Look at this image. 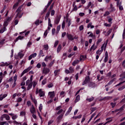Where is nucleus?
I'll use <instances>...</instances> for the list:
<instances>
[{
  "label": "nucleus",
  "mask_w": 125,
  "mask_h": 125,
  "mask_svg": "<svg viewBox=\"0 0 125 125\" xmlns=\"http://www.w3.org/2000/svg\"><path fill=\"white\" fill-rule=\"evenodd\" d=\"M90 82V77L89 76H86L85 78L84 81L82 83V85H84V84H86V83H88Z\"/></svg>",
  "instance_id": "obj_1"
},
{
  "label": "nucleus",
  "mask_w": 125,
  "mask_h": 125,
  "mask_svg": "<svg viewBox=\"0 0 125 125\" xmlns=\"http://www.w3.org/2000/svg\"><path fill=\"white\" fill-rule=\"evenodd\" d=\"M31 69H32V66H29L27 68L24 69L21 74V77H22V76H24V74H26V73H28V72L31 70Z\"/></svg>",
  "instance_id": "obj_2"
},
{
  "label": "nucleus",
  "mask_w": 125,
  "mask_h": 125,
  "mask_svg": "<svg viewBox=\"0 0 125 125\" xmlns=\"http://www.w3.org/2000/svg\"><path fill=\"white\" fill-rule=\"evenodd\" d=\"M66 37L68 40H69V41H71V42H73V41H74V39H73L74 36H73V35L67 33Z\"/></svg>",
  "instance_id": "obj_3"
},
{
  "label": "nucleus",
  "mask_w": 125,
  "mask_h": 125,
  "mask_svg": "<svg viewBox=\"0 0 125 125\" xmlns=\"http://www.w3.org/2000/svg\"><path fill=\"white\" fill-rule=\"evenodd\" d=\"M61 19V15L57 16L56 19L55 20V24L56 25H58L59 24V22H60V20Z\"/></svg>",
  "instance_id": "obj_4"
},
{
  "label": "nucleus",
  "mask_w": 125,
  "mask_h": 125,
  "mask_svg": "<svg viewBox=\"0 0 125 125\" xmlns=\"http://www.w3.org/2000/svg\"><path fill=\"white\" fill-rule=\"evenodd\" d=\"M50 72V70L48 68H44L43 69V74H45V75H47Z\"/></svg>",
  "instance_id": "obj_5"
},
{
  "label": "nucleus",
  "mask_w": 125,
  "mask_h": 125,
  "mask_svg": "<svg viewBox=\"0 0 125 125\" xmlns=\"http://www.w3.org/2000/svg\"><path fill=\"white\" fill-rule=\"evenodd\" d=\"M39 96H40V97H44L45 94H44V92L42 91V89H40L39 90Z\"/></svg>",
  "instance_id": "obj_6"
},
{
  "label": "nucleus",
  "mask_w": 125,
  "mask_h": 125,
  "mask_svg": "<svg viewBox=\"0 0 125 125\" xmlns=\"http://www.w3.org/2000/svg\"><path fill=\"white\" fill-rule=\"evenodd\" d=\"M22 7H23V5H21L19 7V8L17 9V10H16V12H18V14L17 15V17L18 16H19V14H20L21 13V9L22 8Z\"/></svg>",
  "instance_id": "obj_7"
},
{
  "label": "nucleus",
  "mask_w": 125,
  "mask_h": 125,
  "mask_svg": "<svg viewBox=\"0 0 125 125\" xmlns=\"http://www.w3.org/2000/svg\"><path fill=\"white\" fill-rule=\"evenodd\" d=\"M51 58H52V56H51V55L47 56L45 57L44 60L45 62H48V60H50V61H51V60H52V59Z\"/></svg>",
  "instance_id": "obj_8"
},
{
  "label": "nucleus",
  "mask_w": 125,
  "mask_h": 125,
  "mask_svg": "<svg viewBox=\"0 0 125 125\" xmlns=\"http://www.w3.org/2000/svg\"><path fill=\"white\" fill-rule=\"evenodd\" d=\"M88 86L89 87H91V88H93L94 87H96V85H95V83L91 82L89 83Z\"/></svg>",
  "instance_id": "obj_9"
},
{
  "label": "nucleus",
  "mask_w": 125,
  "mask_h": 125,
  "mask_svg": "<svg viewBox=\"0 0 125 125\" xmlns=\"http://www.w3.org/2000/svg\"><path fill=\"white\" fill-rule=\"evenodd\" d=\"M30 111L31 114H35L36 113V109L35 108L34 105H32L31 108L30 109Z\"/></svg>",
  "instance_id": "obj_10"
},
{
  "label": "nucleus",
  "mask_w": 125,
  "mask_h": 125,
  "mask_svg": "<svg viewBox=\"0 0 125 125\" xmlns=\"http://www.w3.org/2000/svg\"><path fill=\"white\" fill-rule=\"evenodd\" d=\"M117 7H119V10H121V11L124 10V7H123V5H122V2H120L119 4H117Z\"/></svg>",
  "instance_id": "obj_11"
},
{
  "label": "nucleus",
  "mask_w": 125,
  "mask_h": 125,
  "mask_svg": "<svg viewBox=\"0 0 125 125\" xmlns=\"http://www.w3.org/2000/svg\"><path fill=\"white\" fill-rule=\"evenodd\" d=\"M6 96H7V94H4L3 96L2 94L0 95V101H2V100L4 99L5 97H6Z\"/></svg>",
  "instance_id": "obj_12"
},
{
  "label": "nucleus",
  "mask_w": 125,
  "mask_h": 125,
  "mask_svg": "<svg viewBox=\"0 0 125 125\" xmlns=\"http://www.w3.org/2000/svg\"><path fill=\"white\" fill-rule=\"evenodd\" d=\"M117 80V78H114L113 79H112L110 81H109L107 85H105V86H107V85H110L111 84H112V83H114V82H115V81H116Z\"/></svg>",
  "instance_id": "obj_13"
},
{
  "label": "nucleus",
  "mask_w": 125,
  "mask_h": 125,
  "mask_svg": "<svg viewBox=\"0 0 125 125\" xmlns=\"http://www.w3.org/2000/svg\"><path fill=\"white\" fill-rule=\"evenodd\" d=\"M63 119V114H60L58 117V123H60L61 122V120Z\"/></svg>",
  "instance_id": "obj_14"
},
{
  "label": "nucleus",
  "mask_w": 125,
  "mask_h": 125,
  "mask_svg": "<svg viewBox=\"0 0 125 125\" xmlns=\"http://www.w3.org/2000/svg\"><path fill=\"white\" fill-rule=\"evenodd\" d=\"M49 95H50V98L52 99V98H54V96H55V94H54V91L49 92Z\"/></svg>",
  "instance_id": "obj_15"
},
{
  "label": "nucleus",
  "mask_w": 125,
  "mask_h": 125,
  "mask_svg": "<svg viewBox=\"0 0 125 125\" xmlns=\"http://www.w3.org/2000/svg\"><path fill=\"white\" fill-rule=\"evenodd\" d=\"M23 39H24V36H19L16 38L14 42H17L18 41H19V40H23Z\"/></svg>",
  "instance_id": "obj_16"
},
{
  "label": "nucleus",
  "mask_w": 125,
  "mask_h": 125,
  "mask_svg": "<svg viewBox=\"0 0 125 125\" xmlns=\"http://www.w3.org/2000/svg\"><path fill=\"white\" fill-rule=\"evenodd\" d=\"M80 99H81V96H80V95H78L76 97V99L75 100V103H77V102H79Z\"/></svg>",
  "instance_id": "obj_17"
},
{
  "label": "nucleus",
  "mask_w": 125,
  "mask_h": 125,
  "mask_svg": "<svg viewBox=\"0 0 125 125\" xmlns=\"http://www.w3.org/2000/svg\"><path fill=\"white\" fill-rule=\"evenodd\" d=\"M87 28L88 29L89 28H91V29H93V28H94V25H92V22H89L87 26Z\"/></svg>",
  "instance_id": "obj_18"
},
{
  "label": "nucleus",
  "mask_w": 125,
  "mask_h": 125,
  "mask_svg": "<svg viewBox=\"0 0 125 125\" xmlns=\"http://www.w3.org/2000/svg\"><path fill=\"white\" fill-rule=\"evenodd\" d=\"M95 45V43H94L91 47L90 49V51H91V50H95V49H96L97 48V46Z\"/></svg>",
  "instance_id": "obj_19"
},
{
  "label": "nucleus",
  "mask_w": 125,
  "mask_h": 125,
  "mask_svg": "<svg viewBox=\"0 0 125 125\" xmlns=\"http://www.w3.org/2000/svg\"><path fill=\"white\" fill-rule=\"evenodd\" d=\"M79 63H80V61L79 60L74 61L72 63V65L76 66V65H77V64H79Z\"/></svg>",
  "instance_id": "obj_20"
},
{
  "label": "nucleus",
  "mask_w": 125,
  "mask_h": 125,
  "mask_svg": "<svg viewBox=\"0 0 125 125\" xmlns=\"http://www.w3.org/2000/svg\"><path fill=\"white\" fill-rule=\"evenodd\" d=\"M33 86V82L30 83L28 85V87L27 88V90H30V89H31V88H32Z\"/></svg>",
  "instance_id": "obj_21"
},
{
  "label": "nucleus",
  "mask_w": 125,
  "mask_h": 125,
  "mask_svg": "<svg viewBox=\"0 0 125 125\" xmlns=\"http://www.w3.org/2000/svg\"><path fill=\"white\" fill-rule=\"evenodd\" d=\"M59 72H60V69L56 70L54 71V73L55 75V77L58 76L59 75Z\"/></svg>",
  "instance_id": "obj_22"
},
{
  "label": "nucleus",
  "mask_w": 125,
  "mask_h": 125,
  "mask_svg": "<svg viewBox=\"0 0 125 125\" xmlns=\"http://www.w3.org/2000/svg\"><path fill=\"white\" fill-rule=\"evenodd\" d=\"M31 100L33 101V103H34L35 105L37 106L38 104V102L37 101V100L33 98V97L31 96Z\"/></svg>",
  "instance_id": "obj_23"
},
{
  "label": "nucleus",
  "mask_w": 125,
  "mask_h": 125,
  "mask_svg": "<svg viewBox=\"0 0 125 125\" xmlns=\"http://www.w3.org/2000/svg\"><path fill=\"white\" fill-rule=\"evenodd\" d=\"M8 24H9V22H8L7 21H4L3 26V27H4L5 28H6V27H7V26H8Z\"/></svg>",
  "instance_id": "obj_24"
},
{
  "label": "nucleus",
  "mask_w": 125,
  "mask_h": 125,
  "mask_svg": "<svg viewBox=\"0 0 125 125\" xmlns=\"http://www.w3.org/2000/svg\"><path fill=\"white\" fill-rule=\"evenodd\" d=\"M47 8H48V7H47V6H45L42 12L41 13L42 15L44 14V13L46 12V11L47 10Z\"/></svg>",
  "instance_id": "obj_25"
},
{
  "label": "nucleus",
  "mask_w": 125,
  "mask_h": 125,
  "mask_svg": "<svg viewBox=\"0 0 125 125\" xmlns=\"http://www.w3.org/2000/svg\"><path fill=\"white\" fill-rule=\"evenodd\" d=\"M69 72L72 74V73H74V70L73 66H70L69 68Z\"/></svg>",
  "instance_id": "obj_26"
},
{
  "label": "nucleus",
  "mask_w": 125,
  "mask_h": 125,
  "mask_svg": "<svg viewBox=\"0 0 125 125\" xmlns=\"http://www.w3.org/2000/svg\"><path fill=\"white\" fill-rule=\"evenodd\" d=\"M93 100H94V97H93L86 99V101H88V102H91V101H93Z\"/></svg>",
  "instance_id": "obj_27"
},
{
  "label": "nucleus",
  "mask_w": 125,
  "mask_h": 125,
  "mask_svg": "<svg viewBox=\"0 0 125 125\" xmlns=\"http://www.w3.org/2000/svg\"><path fill=\"white\" fill-rule=\"evenodd\" d=\"M11 20H12V18H11V17H8L5 21L9 23Z\"/></svg>",
  "instance_id": "obj_28"
},
{
  "label": "nucleus",
  "mask_w": 125,
  "mask_h": 125,
  "mask_svg": "<svg viewBox=\"0 0 125 125\" xmlns=\"http://www.w3.org/2000/svg\"><path fill=\"white\" fill-rule=\"evenodd\" d=\"M120 77H122V79H125V71L122 72L120 74Z\"/></svg>",
  "instance_id": "obj_29"
},
{
  "label": "nucleus",
  "mask_w": 125,
  "mask_h": 125,
  "mask_svg": "<svg viewBox=\"0 0 125 125\" xmlns=\"http://www.w3.org/2000/svg\"><path fill=\"white\" fill-rule=\"evenodd\" d=\"M6 31V27H3L2 29L0 30V33L2 34V33H4Z\"/></svg>",
  "instance_id": "obj_30"
},
{
  "label": "nucleus",
  "mask_w": 125,
  "mask_h": 125,
  "mask_svg": "<svg viewBox=\"0 0 125 125\" xmlns=\"http://www.w3.org/2000/svg\"><path fill=\"white\" fill-rule=\"evenodd\" d=\"M6 115L7 114H3L2 115H1V118H0L1 121H3V119H6Z\"/></svg>",
  "instance_id": "obj_31"
},
{
  "label": "nucleus",
  "mask_w": 125,
  "mask_h": 125,
  "mask_svg": "<svg viewBox=\"0 0 125 125\" xmlns=\"http://www.w3.org/2000/svg\"><path fill=\"white\" fill-rule=\"evenodd\" d=\"M102 42V39L100 38L96 42V44H97V46H98V45H99V43H100V42Z\"/></svg>",
  "instance_id": "obj_32"
},
{
  "label": "nucleus",
  "mask_w": 125,
  "mask_h": 125,
  "mask_svg": "<svg viewBox=\"0 0 125 125\" xmlns=\"http://www.w3.org/2000/svg\"><path fill=\"white\" fill-rule=\"evenodd\" d=\"M102 52H103V51L102 50L99 49L96 51V54H99V55H100V54H101Z\"/></svg>",
  "instance_id": "obj_33"
},
{
  "label": "nucleus",
  "mask_w": 125,
  "mask_h": 125,
  "mask_svg": "<svg viewBox=\"0 0 125 125\" xmlns=\"http://www.w3.org/2000/svg\"><path fill=\"white\" fill-rule=\"evenodd\" d=\"M60 28H61V25H59L57 27V34H58L59 33V31H60Z\"/></svg>",
  "instance_id": "obj_34"
},
{
  "label": "nucleus",
  "mask_w": 125,
  "mask_h": 125,
  "mask_svg": "<svg viewBox=\"0 0 125 125\" xmlns=\"http://www.w3.org/2000/svg\"><path fill=\"white\" fill-rule=\"evenodd\" d=\"M90 6H91V2H89L88 5L86 7H85V9H88Z\"/></svg>",
  "instance_id": "obj_35"
},
{
  "label": "nucleus",
  "mask_w": 125,
  "mask_h": 125,
  "mask_svg": "<svg viewBox=\"0 0 125 125\" xmlns=\"http://www.w3.org/2000/svg\"><path fill=\"white\" fill-rule=\"evenodd\" d=\"M65 24H66V22H65V21H63L62 24V30H64V29H65Z\"/></svg>",
  "instance_id": "obj_36"
},
{
  "label": "nucleus",
  "mask_w": 125,
  "mask_h": 125,
  "mask_svg": "<svg viewBox=\"0 0 125 125\" xmlns=\"http://www.w3.org/2000/svg\"><path fill=\"white\" fill-rule=\"evenodd\" d=\"M62 47V46H61V45H59V46L58 47V49H57L58 53L60 52V50H61Z\"/></svg>",
  "instance_id": "obj_37"
},
{
  "label": "nucleus",
  "mask_w": 125,
  "mask_h": 125,
  "mask_svg": "<svg viewBox=\"0 0 125 125\" xmlns=\"http://www.w3.org/2000/svg\"><path fill=\"white\" fill-rule=\"evenodd\" d=\"M58 43H59V41L58 40L56 41L54 43V47H56V46L58 45Z\"/></svg>",
  "instance_id": "obj_38"
},
{
  "label": "nucleus",
  "mask_w": 125,
  "mask_h": 125,
  "mask_svg": "<svg viewBox=\"0 0 125 125\" xmlns=\"http://www.w3.org/2000/svg\"><path fill=\"white\" fill-rule=\"evenodd\" d=\"M54 60H53V61H52L50 62V63L48 64V66L49 67H51L53 65V64L54 63Z\"/></svg>",
  "instance_id": "obj_39"
},
{
  "label": "nucleus",
  "mask_w": 125,
  "mask_h": 125,
  "mask_svg": "<svg viewBox=\"0 0 125 125\" xmlns=\"http://www.w3.org/2000/svg\"><path fill=\"white\" fill-rule=\"evenodd\" d=\"M117 103H111L110 105L112 106V108H114V107L116 106Z\"/></svg>",
  "instance_id": "obj_40"
},
{
  "label": "nucleus",
  "mask_w": 125,
  "mask_h": 125,
  "mask_svg": "<svg viewBox=\"0 0 125 125\" xmlns=\"http://www.w3.org/2000/svg\"><path fill=\"white\" fill-rule=\"evenodd\" d=\"M75 53H76L75 52H73V53H71V54H70L68 56V58H71V57H72V56H74V55H75Z\"/></svg>",
  "instance_id": "obj_41"
},
{
  "label": "nucleus",
  "mask_w": 125,
  "mask_h": 125,
  "mask_svg": "<svg viewBox=\"0 0 125 125\" xmlns=\"http://www.w3.org/2000/svg\"><path fill=\"white\" fill-rule=\"evenodd\" d=\"M43 51H42V50H41L39 52V55H42V57H43V56H44V55H43Z\"/></svg>",
  "instance_id": "obj_42"
},
{
  "label": "nucleus",
  "mask_w": 125,
  "mask_h": 125,
  "mask_svg": "<svg viewBox=\"0 0 125 125\" xmlns=\"http://www.w3.org/2000/svg\"><path fill=\"white\" fill-rule=\"evenodd\" d=\"M77 10H78V7H77V5H75L73 6L72 11H77Z\"/></svg>",
  "instance_id": "obj_43"
},
{
  "label": "nucleus",
  "mask_w": 125,
  "mask_h": 125,
  "mask_svg": "<svg viewBox=\"0 0 125 125\" xmlns=\"http://www.w3.org/2000/svg\"><path fill=\"white\" fill-rule=\"evenodd\" d=\"M33 43L31 42H29L27 44V47H31V45H32Z\"/></svg>",
  "instance_id": "obj_44"
},
{
  "label": "nucleus",
  "mask_w": 125,
  "mask_h": 125,
  "mask_svg": "<svg viewBox=\"0 0 125 125\" xmlns=\"http://www.w3.org/2000/svg\"><path fill=\"white\" fill-rule=\"evenodd\" d=\"M44 48L45 49V50H48V44H45L43 46Z\"/></svg>",
  "instance_id": "obj_45"
},
{
  "label": "nucleus",
  "mask_w": 125,
  "mask_h": 125,
  "mask_svg": "<svg viewBox=\"0 0 125 125\" xmlns=\"http://www.w3.org/2000/svg\"><path fill=\"white\" fill-rule=\"evenodd\" d=\"M37 84H38V82L36 81H33V84H32V85H33L34 88L36 87V85H37Z\"/></svg>",
  "instance_id": "obj_46"
},
{
  "label": "nucleus",
  "mask_w": 125,
  "mask_h": 125,
  "mask_svg": "<svg viewBox=\"0 0 125 125\" xmlns=\"http://www.w3.org/2000/svg\"><path fill=\"white\" fill-rule=\"evenodd\" d=\"M53 1V0H50L48 2V4L47 5V7H49V5H50V4H51V3H52V2Z\"/></svg>",
  "instance_id": "obj_47"
},
{
  "label": "nucleus",
  "mask_w": 125,
  "mask_h": 125,
  "mask_svg": "<svg viewBox=\"0 0 125 125\" xmlns=\"http://www.w3.org/2000/svg\"><path fill=\"white\" fill-rule=\"evenodd\" d=\"M125 104H124L122 106H121L119 109L120 110V111H124V109H125Z\"/></svg>",
  "instance_id": "obj_48"
},
{
  "label": "nucleus",
  "mask_w": 125,
  "mask_h": 125,
  "mask_svg": "<svg viewBox=\"0 0 125 125\" xmlns=\"http://www.w3.org/2000/svg\"><path fill=\"white\" fill-rule=\"evenodd\" d=\"M42 84H43V85H44V84H45V83H46V78L44 79L42 82Z\"/></svg>",
  "instance_id": "obj_49"
},
{
  "label": "nucleus",
  "mask_w": 125,
  "mask_h": 125,
  "mask_svg": "<svg viewBox=\"0 0 125 125\" xmlns=\"http://www.w3.org/2000/svg\"><path fill=\"white\" fill-rule=\"evenodd\" d=\"M54 122V121L52 120L49 121V122L48 123V125H51V124H53Z\"/></svg>",
  "instance_id": "obj_50"
},
{
  "label": "nucleus",
  "mask_w": 125,
  "mask_h": 125,
  "mask_svg": "<svg viewBox=\"0 0 125 125\" xmlns=\"http://www.w3.org/2000/svg\"><path fill=\"white\" fill-rule=\"evenodd\" d=\"M110 8L111 9L112 11H115V7L113 6L112 4H110Z\"/></svg>",
  "instance_id": "obj_51"
},
{
  "label": "nucleus",
  "mask_w": 125,
  "mask_h": 125,
  "mask_svg": "<svg viewBox=\"0 0 125 125\" xmlns=\"http://www.w3.org/2000/svg\"><path fill=\"white\" fill-rule=\"evenodd\" d=\"M62 112H63V109H61L60 110H59L57 112V115H60V114H61V113H62Z\"/></svg>",
  "instance_id": "obj_52"
},
{
  "label": "nucleus",
  "mask_w": 125,
  "mask_h": 125,
  "mask_svg": "<svg viewBox=\"0 0 125 125\" xmlns=\"http://www.w3.org/2000/svg\"><path fill=\"white\" fill-rule=\"evenodd\" d=\"M19 5V2H16L15 4H14L13 5V8H16L17 7V6Z\"/></svg>",
  "instance_id": "obj_53"
},
{
  "label": "nucleus",
  "mask_w": 125,
  "mask_h": 125,
  "mask_svg": "<svg viewBox=\"0 0 125 125\" xmlns=\"http://www.w3.org/2000/svg\"><path fill=\"white\" fill-rule=\"evenodd\" d=\"M39 111H40V112H42V104H40V105L39 107Z\"/></svg>",
  "instance_id": "obj_54"
},
{
  "label": "nucleus",
  "mask_w": 125,
  "mask_h": 125,
  "mask_svg": "<svg viewBox=\"0 0 125 125\" xmlns=\"http://www.w3.org/2000/svg\"><path fill=\"white\" fill-rule=\"evenodd\" d=\"M53 86V83H50V84H48L47 87L49 88H50L51 87H52Z\"/></svg>",
  "instance_id": "obj_55"
},
{
  "label": "nucleus",
  "mask_w": 125,
  "mask_h": 125,
  "mask_svg": "<svg viewBox=\"0 0 125 125\" xmlns=\"http://www.w3.org/2000/svg\"><path fill=\"white\" fill-rule=\"evenodd\" d=\"M110 14V12L109 11H106L105 12V14L104 15V16L106 17L108 16Z\"/></svg>",
  "instance_id": "obj_56"
},
{
  "label": "nucleus",
  "mask_w": 125,
  "mask_h": 125,
  "mask_svg": "<svg viewBox=\"0 0 125 125\" xmlns=\"http://www.w3.org/2000/svg\"><path fill=\"white\" fill-rule=\"evenodd\" d=\"M5 119L6 121H9V120H10V117H9V115L6 114Z\"/></svg>",
  "instance_id": "obj_57"
},
{
  "label": "nucleus",
  "mask_w": 125,
  "mask_h": 125,
  "mask_svg": "<svg viewBox=\"0 0 125 125\" xmlns=\"http://www.w3.org/2000/svg\"><path fill=\"white\" fill-rule=\"evenodd\" d=\"M108 57H104V63H106V62H108Z\"/></svg>",
  "instance_id": "obj_58"
},
{
  "label": "nucleus",
  "mask_w": 125,
  "mask_h": 125,
  "mask_svg": "<svg viewBox=\"0 0 125 125\" xmlns=\"http://www.w3.org/2000/svg\"><path fill=\"white\" fill-rule=\"evenodd\" d=\"M112 21H113V19L112 18H109L108 19V21L109 23H110V24H112L113 22H112Z\"/></svg>",
  "instance_id": "obj_59"
},
{
  "label": "nucleus",
  "mask_w": 125,
  "mask_h": 125,
  "mask_svg": "<svg viewBox=\"0 0 125 125\" xmlns=\"http://www.w3.org/2000/svg\"><path fill=\"white\" fill-rule=\"evenodd\" d=\"M18 56L20 57V58H22V57L24 56L23 54H22V53H21V52L18 53Z\"/></svg>",
  "instance_id": "obj_60"
},
{
  "label": "nucleus",
  "mask_w": 125,
  "mask_h": 125,
  "mask_svg": "<svg viewBox=\"0 0 125 125\" xmlns=\"http://www.w3.org/2000/svg\"><path fill=\"white\" fill-rule=\"evenodd\" d=\"M37 68H38V69H40L41 67H42V64H41L40 63H38L36 65Z\"/></svg>",
  "instance_id": "obj_61"
},
{
  "label": "nucleus",
  "mask_w": 125,
  "mask_h": 125,
  "mask_svg": "<svg viewBox=\"0 0 125 125\" xmlns=\"http://www.w3.org/2000/svg\"><path fill=\"white\" fill-rule=\"evenodd\" d=\"M84 28H83V25H82L79 27V30L80 31H83V30Z\"/></svg>",
  "instance_id": "obj_62"
},
{
  "label": "nucleus",
  "mask_w": 125,
  "mask_h": 125,
  "mask_svg": "<svg viewBox=\"0 0 125 125\" xmlns=\"http://www.w3.org/2000/svg\"><path fill=\"white\" fill-rule=\"evenodd\" d=\"M111 23L109 24V23H105L104 24V26H105V27H111Z\"/></svg>",
  "instance_id": "obj_63"
},
{
  "label": "nucleus",
  "mask_w": 125,
  "mask_h": 125,
  "mask_svg": "<svg viewBox=\"0 0 125 125\" xmlns=\"http://www.w3.org/2000/svg\"><path fill=\"white\" fill-rule=\"evenodd\" d=\"M120 103H125V95L124 96V98L120 102Z\"/></svg>",
  "instance_id": "obj_64"
}]
</instances>
